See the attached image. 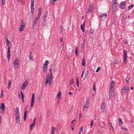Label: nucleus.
<instances>
[{
  "mask_svg": "<svg viewBox=\"0 0 134 134\" xmlns=\"http://www.w3.org/2000/svg\"><path fill=\"white\" fill-rule=\"evenodd\" d=\"M50 75L49 74H47L46 80L45 83L47 84L49 82V84L51 83L52 80V69H49Z\"/></svg>",
  "mask_w": 134,
  "mask_h": 134,
  "instance_id": "1",
  "label": "nucleus"
},
{
  "mask_svg": "<svg viewBox=\"0 0 134 134\" xmlns=\"http://www.w3.org/2000/svg\"><path fill=\"white\" fill-rule=\"evenodd\" d=\"M129 89V88L127 86H125L123 87L121 91L122 94L125 95L126 94H127Z\"/></svg>",
  "mask_w": 134,
  "mask_h": 134,
  "instance_id": "2",
  "label": "nucleus"
},
{
  "mask_svg": "<svg viewBox=\"0 0 134 134\" xmlns=\"http://www.w3.org/2000/svg\"><path fill=\"white\" fill-rule=\"evenodd\" d=\"M93 6L92 4H90L88 8L86 9V12L88 14L91 13L93 11Z\"/></svg>",
  "mask_w": 134,
  "mask_h": 134,
  "instance_id": "3",
  "label": "nucleus"
},
{
  "mask_svg": "<svg viewBox=\"0 0 134 134\" xmlns=\"http://www.w3.org/2000/svg\"><path fill=\"white\" fill-rule=\"evenodd\" d=\"M111 3L112 4V11H115L116 8L117 4L115 0H112Z\"/></svg>",
  "mask_w": 134,
  "mask_h": 134,
  "instance_id": "4",
  "label": "nucleus"
},
{
  "mask_svg": "<svg viewBox=\"0 0 134 134\" xmlns=\"http://www.w3.org/2000/svg\"><path fill=\"white\" fill-rule=\"evenodd\" d=\"M124 64H127V52L126 50L124 51Z\"/></svg>",
  "mask_w": 134,
  "mask_h": 134,
  "instance_id": "5",
  "label": "nucleus"
},
{
  "mask_svg": "<svg viewBox=\"0 0 134 134\" xmlns=\"http://www.w3.org/2000/svg\"><path fill=\"white\" fill-rule=\"evenodd\" d=\"M90 103L89 99L87 98L86 99L84 105V108H87L89 106Z\"/></svg>",
  "mask_w": 134,
  "mask_h": 134,
  "instance_id": "6",
  "label": "nucleus"
},
{
  "mask_svg": "<svg viewBox=\"0 0 134 134\" xmlns=\"http://www.w3.org/2000/svg\"><path fill=\"white\" fill-rule=\"evenodd\" d=\"M14 66L15 68H19V61L18 60L16 59L14 62Z\"/></svg>",
  "mask_w": 134,
  "mask_h": 134,
  "instance_id": "7",
  "label": "nucleus"
},
{
  "mask_svg": "<svg viewBox=\"0 0 134 134\" xmlns=\"http://www.w3.org/2000/svg\"><path fill=\"white\" fill-rule=\"evenodd\" d=\"M35 94L33 93L32 95L31 99V107H33L34 106V101L35 100Z\"/></svg>",
  "mask_w": 134,
  "mask_h": 134,
  "instance_id": "8",
  "label": "nucleus"
},
{
  "mask_svg": "<svg viewBox=\"0 0 134 134\" xmlns=\"http://www.w3.org/2000/svg\"><path fill=\"white\" fill-rule=\"evenodd\" d=\"M20 116H15L16 123L18 125L20 124Z\"/></svg>",
  "mask_w": 134,
  "mask_h": 134,
  "instance_id": "9",
  "label": "nucleus"
},
{
  "mask_svg": "<svg viewBox=\"0 0 134 134\" xmlns=\"http://www.w3.org/2000/svg\"><path fill=\"white\" fill-rule=\"evenodd\" d=\"M10 47L9 46L8 49V52H7V58L8 59V60H9L10 59Z\"/></svg>",
  "mask_w": 134,
  "mask_h": 134,
  "instance_id": "10",
  "label": "nucleus"
},
{
  "mask_svg": "<svg viewBox=\"0 0 134 134\" xmlns=\"http://www.w3.org/2000/svg\"><path fill=\"white\" fill-rule=\"evenodd\" d=\"M42 10L41 8H39V10L38 12V14L36 18V19L37 20L38 19L40 18V16L41 15V14L42 13Z\"/></svg>",
  "mask_w": 134,
  "mask_h": 134,
  "instance_id": "11",
  "label": "nucleus"
},
{
  "mask_svg": "<svg viewBox=\"0 0 134 134\" xmlns=\"http://www.w3.org/2000/svg\"><path fill=\"white\" fill-rule=\"evenodd\" d=\"M107 14H102L100 15V18L102 20L104 19L107 17Z\"/></svg>",
  "mask_w": 134,
  "mask_h": 134,
  "instance_id": "12",
  "label": "nucleus"
},
{
  "mask_svg": "<svg viewBox=\"0 0 134 134\" xmlns=\"http://www.w3.org/2000/svg\"><path fill=\"white\" fill-rule=\"evenodd\" d=\"M105 105L104 103L102 102L101 105V109L102 112H103L105 109Z\"/></svg>",
  "mask_w": 134,
  "mask_h": 134,
  "instance_id": "13",
  "label": "nucleus"
},
{
  "mask_svg": "<svg viewBox=\"0 0 134 134\" xmlns=\"http://www.w3.org/2000/svg\"><path fill=\"white\" fill-rule=\"evenodd\" d=\"M114 84H111L109 87V92H114Z\"/></svg>",
  "mask_w": 134,
  "mask_h": 134,
  "instance_id": "14",
  "label": "nucleus"
},
{
  "mask_svg": "<svg viewBox=\"0 0 134 134\" xmlns=\"http://www.w3.org/2000/svg\"><path fill=\"white\" fill-rule=\"evenodd\" d=\"M114 94V92H109V98L112 99L113 97Z\"/></svg>",
  "mask_w": 134,
  "mask_h": 134,
  "instance_id": "15",
  "label": "nucleus"
},
{
  "mask_svg": "<svg viewBox=\"0 0 134 134\" xmlns=\"http://www.w3.org/2000/svg\"><path fill=\"white\" fill-rule=\"evenodd\" d=\"M25 27V24L21 25L19 27V30L20 31H22L24 29Z\"/></svg>",
  "mask_w": 134,
  "mask_h": 134,
  "instance_id": "16",
  "label": "nucleus"
},
{
  "mask_svg": "<svg viewBox=\"0 0 134 134\" xmlns=\"http://www.w3.org/2000/svg\"><path fill=\"white\" fill-rule=\"evenodd\" d=\"M125 2H123L121 4L120 7L121 9H124L125 7Z\"/></svg>",
  "mask_w": 134,
  "mask_h": 134,
  "instance_id": "17",
  "label": "nucleus"
},
{
  "mask_svg": "<svg viewBox=\"0 0 134 134\" xmlns=\"http://www.w3.org/2000/svg\"><path fill=\"white\" fill-rule=\"evenodd\" d=\"M20 116V113L19 111V109L18 107L16 108L15 116Z\"/></svg>",
  "mask_w": 134,
  "mask_h": 134,
  "instance_id": "18",
  "label": "nucleus"
},
{
  "mask_svg": "<svg viewBox=\"0 0 134 134\" xmlns=\"http://www.w3.org/2000/svg\"><path fill=\"white\" fill-rule=\"evenodd\" d=\"M85 22H84L82 24L81 26V28L83 32H84V27L85 26Z\"/></svg>",
  "mask_w": 134,
  "mask_h": 134,
  "instance_id": "19",
  "label": "nucleus"
},
{
  "mask_svg": "<svg viewBox=\"0 0 134 134\" xmlns=\"http://www.w3.org/2000/svg\"><path fill=\"white\" fill-rule=\"evenodd\" d=\"M27 84H23L21 86V90H25L27 86Z\"/></svg>",
  "mask_w": 134,
  "mask_h": 134,
  "instance_id": "20",
  "label": "nucleus"
},
{
  "mask_svg": "<svg viewBox=\"0 0 134 134\" xmlns=\"http://www.w3.org/2000/svg\"><path fill=\"white\" fill-rule=\"evenodd\" d=\"M79 52V48L77 47H76L75 49V53L76 56L78 55V53Z\"/></svg>",
  "mask_w": 134,
  "mask_h": 134,
  "instance_id": "21",
  "label": "nucleus"
},
{
  "mask_svg": "<svg viewBox=\"0 0 134 134\" xmlns=\"http://www.w3.org/2000/svg\"><path fill=\"white\" fill-rule=\"evenodd\" d=\"M5 108V106H4V103H2L1 104V105L0 107V109H2V111H4Z\"/></svg>",
  "mask_w": 134,
  "mask_h": 134,
  "instance_id": "22",
  "label": "nucleus"
},
{
  "mask_svg": "<svg viewBox=\"0 0 134 134\" xmlns=\"http://www.w3.org/2000/svg\"><path fill=\"white\" fill-rule=\"evenodd\" d=\"M29 59L30 60H33V58L32 56V53L31 52H30V54L29 55Z\"/></svg>",
  "mask_w": 134,
  "mask_h": 134,
  "instance_id": "23",
  "label": "nucleus"
},
{
  "mask_svg": "<svg viewBox=\"0 0 134 134\" xmlns=\"http://www.w3.org/2000/svg\"><path fill=\"white\" fill-rule=\"evenodd\" d=\"M49 63V62L48 60H46L45 63H44L43 65V66H45V67H47V66L48 64Z\"/></svg>",
  "mask_w": 134,
  "mask_h": 134,
  "instance_id": "24",
  "label": "nucleus"
},
{
  "mask_svg": "<svg viewBox=\"0 0 134 134\" xmlns=\"http://www.w3.org/2000/svg\"><path fill=\"white\" fill-rule=\"evenodd\" d=\"M35 124L34 123H32V124L30 126V129L31 130H32V129L34 127Z\"/></svg>",
  "mask_w": 134,
  "mask_h": 134,
  "instance_id": "25",
  "label": "nucleus"
},
{
  "mask_svg": "<svg viewBox=\"0 0 134 134\" xmlns=\"http://www.w3.org/2000/svg\"><path fill=\"white\" fill-rule=\"evenodd\" d=\"M118 121L119 122V125H121L122 124V122L121 119L120 118H119L118 119Z\"/></svg>",
  "mask_w": 134,
  "mask_h": 134,
  "instance_id": "26",
  "label": "nucleus"
},
{
  "mask_svg": "<svg viewBox=\"0 0 134 134\" xmlns=\"http://www.w3.org/2000/svg\"><path fill=\"white\" fill-rule=\"evenodd\" d=\"M61 94V92L60 91H59L58 93L57 96V98H58L59 99L60 98Z\"/></svg>",
  "mask_w": 134,
  "mask_h": 134,
  "instance_id": "27",
  "label": "nucleus"
},
{
  "mask_svg": "<svg viewBox=\"0 0 134 134\" xmlns=\"http://www.w3.org/2000/svg\"><path fill=\"white\" fill-rule=\"evenodd\" d=\"M85 59L84 58L82 59V66H84L85 65Z\"/></svg>",
  "mask_w": 134,
  "mask_h": 134,
  "instance_id": "28",
  "label": "nucleus"
},
{
  "mask_svg": "<svg viewBox=\"0 0 134 134\" xmlns=\"http://www.w3.org/2000/svg\"><path fill=\"white\" fill-rule=\"evenodd\" d=\"M35 0H31V6L33 7V6H34Z\"/></svg>",
  "mask_w": 134,
  "mask_h": 134,
  "instance_id": "29",
  "label": "nucleus"
},
{
  "mask_svg": "<svg viewBox=\"0 0 134 134\" xmlns=\"http://www.w3.org/2000/svg\"><path fill=\"white\" fill-rule=\"evenodd\" d=\"M47 67L45 66H43V70L44 72H45L46 71Z\"/></svg>",
  "mask_w": 134,
  "mask_h": 134,
  "instance_id": "30",
  "label": "nucleus"
},
{
  "mask_svg": "<svg viewBox=\"0 0 134 134\" xmlns=\"http://www.w3.org/2000/svg\"><path fill=\"white\" fill-rule=\"evenodd\" d=\"M133 6L134 5L133 4L129 5L128 7V9L127 10H129L130 9H131V8L133 7Z\"/></svg>",
  "mask_w": 134,
  "mask_h": 134,
  "instance_id": "31",
  "label": "nucleus"
},
{
  "mask_svg": "<svg viewBox=\"0 0 134 134\" xmlns=\"http://www.w3.org/2000/svg\"><path fill=\"white\" fill-rule=\"evenodd\" d=\"M31 12L32 13H33L34 12V6H33V7L32 6H31Z\"/></svg>",
  "mask_w": 134,
  "mask_h": 134,
  "instance_id": "32",
  "label": "nucleus"
},
{
  "mask_svg": "<svg viewBox=\"0 0 134 134\" xmlns=\"http://www.w3.org/2000/svg\"><path fill=\"white\" fill-rule=\"evenodd\" d=\"M36 23H35L34 22L33 23V25H32V27L33 29H35V28L36 26Z\"/></svg>",
  "mask_w": 134,
  "mask_h": 134,
  "instance_id": "33",
  "label": "nucleus"
},
{
  "mask_svg": "<svg viewBox=\"0 0 134 134\" xmlns=\"http://www.w3.org/2000/svg\"><path fill=\"white\" fill-rule=\"evenodd\" d=\"M57 0H51V3L52 5L55 4L54 2L56 1Z\"/></svg>",
  "mask_w": 134,
  "mask_h": 134,
  "instance_id": "34",
  "label": "nucleus"
},
{
  "mask_svg": "<svg viewBox=\"0 0 134 134\" xmlns=\"http://www.w3.org/2000/svg\"><path fill=\"white\" fill-rule=\"evenodd\" d=\"M42 24L44 26H45L46 25V21L45 20V18H44V20L43 21Z\"/></svg>",
  "mask_w": 134,
  "mask_h": 134,
  "instance_id": "35",
  "label": "nucleus"
},
{
  "mask_svg": "<svg viewBox=\"0 0 134 134\" xmlns=\"http://www.w3.org/2000/svg\"><path fill=\"white\" fill-rule=\"evenodd\" d=\"M6 42L7 43V45L8 46H10V41H8L7 39H6Z\"/></svg>",
  "mask_w": 134,
  "mask_h": 134,
  "instance_id": "36",
  "label": "nucleus"
},
{
  "mask_svg": "<svg viewBox=\"0 0 134 134\" xmlns=\"http://www.w3.org/2000/svg\"><path fill=\"white\" fill-rule=\"evenodd\" d=\"M114 63L115 64H118V62L116 59H115L114 60Z\"/></svg>",
  "mask_w": 134,
  "mask_h": 134,
  "instance_id": "37",
  "label": "nucleus"
},
{
  "mask_svg": "<svg viewBox=\"0 0 134 134\" xmlns=\"http://www.w3.org/2000/svg\"><path fill=\"white\" fill-rule=\"evenodd\" d=\"M130 77L129 76H127L126 78V80L127 82H128L129 81Z\"/></svg>",
  "mask_w": 134,
  "mask_h": 134,
  "instance_id": "38",
  "label": "nucleus"
},
{
  "mask_svg": "<svg viewBox=\"0 0 134 134\" xmlns=\"http://www.w3.org/2000/svg\"><path fill=\"white\" fill-rule=\"evenodd\" d=\"M21 94L22 95V100L23 101V102H24V94H23V93L22 92V91H21Z\"/></svg>",
  "mask_w": 134,
  "mask_h": 134,
  "instance_id": "39",
  "label": "nucleus"
},
{
  "mask_svg": "<svg viewBox=\"0 0 134 134\" xmlns=\"http://www.w3.org/2000/svg\"><path fill=\"white\" fill-rule=\"evenodd\" d=\"M74 83V80L73 78H71V80L70 81V84H72Z\"/></svg>",
  "mask_w": 134,
  "mask_h": 134,
  "instance_id": "40",
  "label": "nucleus"
},
{
  "mask_svg": "<svg viewBox=\"0 0 134 134\" xmlns=\"http://www.w3.org/2000/svg\"><path fill=\"white\" fill-rule=\"evenodd\" d=\"M93 120H92L91 121V125H90V128H92V126L93 124Z\"/></svg>",
  "mask_w": 134,
  "mask_h": 134,
  "instance_id": "41",
  "label": "nucleus"
},
{
  "mask_svg": "<svg viewBox=\"0 0 134 134\" xmlns=\"http://www.w3.org/2000/svg\"><path fill=\"white\" fill-rule=\"evenodd\" d=\"M93 120H92L91 121V125H90V128H92V126L93 124Z\"/></svg>",
  "mask_w": 134,
  "mask_h": 134,
  "instance_id": "42",
  "label": "nucleus"
},
{
  "mask_svg": "<svg viewBox=\"0 0 134 134\" xmlns=\"http://www.w3.org/2000/svg\"><path fill=\"white\" fill-rule=\"evenodd\" d=\"M96 85L95 84H94V85L93 86V91H94V92H95L96 91Z\"/></svg>",
  "mask_w": 134,
  "mask_h": 134,
  "instance_id": "43",
  "label": "nucleus"
},
{
  "mask_svg": "<svg viewBox=\"0 0 134 134\" xmlns=\"http://www.w3.org/2000/svg\"><path fill=\"white\" fill-rule=\"evenodd\" d=\"M26 118V115H24V121H25Z\"/></svg>",
  "mask_w": 134,
  "mask_h": 134,
  "instance_id": "44",
  "label": "nucleus"
},
{
  "mask_svg": "<svg viewBox=\"0 0 134 134\" xmlns=\"http://www.w3.org/2000/svg\"><path fill=\"white\" fill-rule=\"evenodd\" d=\"M127 18V16L126 15H124L123 17L122 18L124 20H125Z\"/></svg>",
  "mask_w": 134,
  "mask_h": 134,
  "instance_id": "45",
  "label": "nucleus"
},
{
  "mask_svg": "<svg viewBox=\"0 0 134 134\" xmlns=\"http://www.w3.org/2000/svg\"><path fill=\"white\" fill-rule=\"evenodd\" d=\"M123 42L124 43L127 44V40L126 39L124 40L123 41Z\"/></svg>",
  "mask_w": 134,
  "mask_h": 134,
  "instance_id": "46",
  "label": "nucleus"
},
{
  "mask_svg": "<svg viewBox=\"0 0 134 134\" xmlns=\"http://www.w3.org/2000/svg\"><path fill=\"white\" fill-rule=\"evenodd\" d=\"M121 129L127 131H128V129L127 128L121 127Z\"/></svg>",
  "mask_w": 134,
  "mask_h": 134,
  "instance_id": "47",
  "label": "nucleus"
},
{
  "mask_svg": "<svg viewBox=\"0 0 134 134\" xmlns=\"http://www.w3.org/2000/svg\"><path fill=\"white\" fill-rule=\"evenodd\" d=\"M94 32V31L93 30H90V34H92Z\"/></svg>",
  "mask_w": 134,
  "mask_h": 134,
  "instance_id": "48",
  "label": "nucleus"
},
{
  "mask_svg": "<svg viewBox=\"0 0 134 134\" xmlns=\"http://www.w3.org/2000/svg\"><path fill=\"white\" fill-rule=\"evenodd\" d=\"M100 69V67H98L97 69L96 70V71L97 72H98V71H99V70Z\"/></svg>",
  "mask_w": 134,
  "mask_h": 134,
  "instance_id": "49",
  "label": "nucleus"
},
{
  "mask_svg": "<svg viewBox=\"0 0 134 134\" xmlns=\"http://www.w3.org/2000/svg\"><path fill=\"white\" fill-rule=\"evenodd\" d=\"M76 84H79V78L78 77L77 78Z\"/></svg>",
  "mask_w": 134,
  "mask_h": 134,
  "instance_id": "50",
  "label": "nucleus"
},
{
  "mask_svg": "<svg viewBox=\"0 0 134 134\" xmlns=\"http://www.w3.org/2000/svg\"><path fill=\"white\" fill-rule=\"evenodd\" d=\"M3 90H2L1 91V97L2 98V96H3Z\"/></svg>",
  "mask_w": 134,
  "mask_h": 134,
  "instance_id": "51",
  "label": "nucleus"
},
{
  "mask_svg": "<svg viewBox=\"0 0 134 134\" xmlns=\"http://www.w3.org/2000/svg\"><path fill=\"white\" fill-rule=\"evenodd\" d=\"M60 42H62L63 41V38L62 37H60L59 40Z\"/></svg>",
  "mask_w": 134,
  "mask_h": 134,
  "instance_id": "52",
  "label": "nucleus"
},
{
  "mask_svg": "<svg viewBox=\"0 0 134 134\" xmlns=\"http://www.w3.org/2000/svg\"><path fill=\"white\" fill-rule=\"evenodd\" d=\"M26 0H20V1L21 3H24Z\"/></svg>",
  "mask_w": 134,
  "mask_h": 134,
  "instance_id": "53",
  "label": "nucleus"
},
{
  "mask_svg": "<svg viewBox=\"0 0 134 134\" xmlns=\"http://www.w3.org/2000/svg\"><path fill=\"white\" fill-rule=\"evenodd\" d=\"M5 0H2V5L4 4Z\"/></svg>",
  "mask_w": 134,
  "mask_h": 134,
  "instance_id": "54",
  "label": "nucleus"
},
{
  "mask_svg": "<svg viewBox=\"0 0 134 134\" xmlns=\"http://www.w3.org/2000/svg\"><path fill=\"white\" fill-rule=\"evenodd\" d=\"M52 131H54L55 130V128L54 127H52Z\"/></svg>",
  "mask_w": 134,
  "mask_h": 134,
  "instance_id": "55",
  "label": "nucleus"
},
{
  "mask_svg": "<svg viewBox=\"0 0 134 134\" xmlns=\"http://www.w3.org/2000/svg\"><path fill=\"white\" fill-rule=\"evenodd\" d=\"M83 132V127H81V132H79V134H80L81 132Z\"/></svg>",
  "mask_w": 134,
  "mask_h": 134,
  "instance_id": "56",
  "label": "nucleus"
},
{
  "mask_svg": "<svg viewBox=\"0 0 134 134\" xmlns=\"http://www.w3.org/2000/svg\"><path fill=\"white\" fill-rule=\"evenodd\" d=\"M36 121V118H35L34 119L33 122V123L35 124Z\"/></svg>",
  "mask_w": 134,
  "mask_h": 134,
  "instance_id": "57",
  "label": "nucleus"
},
{
  "mask_svg": "<svg viewBox=\"0 0 134 134\" xmlns=\"http://www.w3.org/2000/svg\"><path fill=\"white\" fill-rule=\"evenodd\" d=\"M82 117V115L81 113H80L79 115V117L80 118H81Z\"/></svg>",
  "mask_w": 134,
  "mask_h": 134,
  "instance_id": "58",
  "label": "nucleus"
},
{
  "mask_svg": "<svg viewBox=\"0 0 134 134\" xmlns=\"http://www.w3.org/2000/svg\"><path fill=\"white\" fill-rule=\"evenodd\" d=\"M85 71V70H83L82 73V75H81V78H82L83 77V74H84V72Z\"/></svg>",
  "mask_w": 134,
  "mask_h": 134,
  "instance_id": "59",
  "label": "nucleus"
},
{
  "mask_svg": "<svg viewBox=\"0 0 134 134\" xmlns=\"http://www.w3.org/2000/svg\"><path fill=\"white\" fill-rule=\"evenodd\" d=\"M11 84H8V89H9L10 87V85Z\"/></svg>",
  "mask_w": 134,
  "mask_h": 134,
  "instance_id": "60",
  "label": "nucleus"
},
{
  "mask_svg": "<svg viewBox=\"0 0 134 134\" xmlns=\"http://www.w3.org/2000/svg\"><path fill=\"white\" fill-rule=\"evenodd\" d=\"M37 20L36 19H35L33 22H34L35 23H36V22H37Z\"/></svg>",
  "mask_w": 134,
  "mask_h": 134,
  "instance_id": "61",
  "label": "nucleus"
},
{
  "mask_svg": "<svg viewBox=\"0 0 134 134\" xmlns=\"http://www.w3.org/2000/svg\"><path fill=\"white\" fill-rule=\"evenodd\" d=\"M114 83L115 82L113 81H112L111 83V84H114Z\"/></svg>",
  "mask_w": 134,
  "mask_h": 134,
  "instance_id": "62",
  "label": "nucleus"
},
{
  "mask_svg": "<svg viewBox=\"0 0 134 134\" xmlns=\"http://www.w3.org/2000/svg\"><path fill=\"white\" fill-rule=\"evenodd\" d=\"M75 120H75V119H74V120H73L72 121H71V124H72V123H73V122H74V121H75Z\"/></svg>",
  "mask_w": 134,
  "mask_h": 134,
  "instance_id": "63",
  "label": "nucleus"
},
{
  "mask_svg": "<svg viewBox=\"0 0 134 134\" xmlns=\"http://www.w3.org/2000/svg\"><path fill=\"white\" fill-rule=\"evenodd\" d=\"M27 111H25L24 113V115H26L27 113Z\"/></svg>",
  "mask_w": 134,
  "mask_h": 134,
  "instance_id": "64",
  "label": "nucleus"
}]
</instances>
